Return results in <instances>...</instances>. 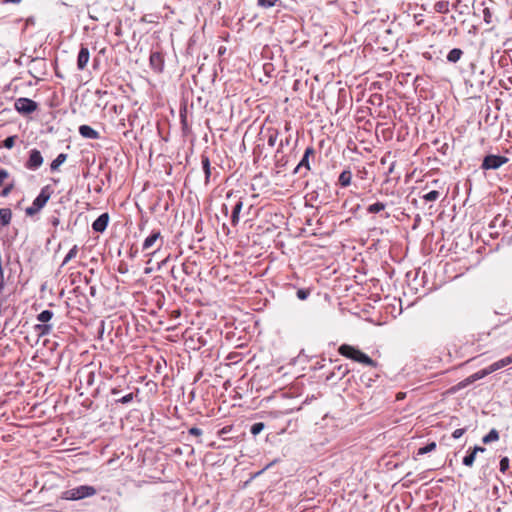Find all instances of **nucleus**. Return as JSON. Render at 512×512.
Returning a JSON list of instances; mask_svg holds the SVG:
<instances>
[{"mask_svg":"<svg viewBox=\"0 0 512 512\" xmlns=\"http://www.w3.org/2000/svg\"><path fill=\"white\" fill-rule=\"evenodd\" d=\"M485 448L481 446H475L464 458L463 464L465 466L471 467L475 461V457L477 452H484Z\"/></svg>","mask_w":512,"mask_h":512,"instance_id":"13","label":"nucleus"},{"mask_svg":"<svg viewBox=\"0 0 512 512\" xmlns=\"http://www.w3.org/2000/svg\"><path fill=\"white\" fill-rule=\"evenodd\" d=\"M53 317V312L50 310H43L41 313L38 314L37 320L41 323H47L49 322Z\"/></svg>","mask_w":512,"mask_h":512,"instance_id":"27","label":"nucleus"},{"mask_svg":"<svg viewBox=\"0 0 512 512\" xmlns=\"http://www.w3.org/2000/svg\"><path fill=\"white\" fill-rule=\"evenodd\" d=\"M232 429L233 425H227L218 431V436L222 438L224 441L232 440V437H227V435L232 431Z\"/></svg>","mask_w":512,"mask_h":512,"instance_id":"29","label":"nucleus"},{"mask_svg":"<svg viewBox=\"0 0 512 512\" xmlns=\"http://www.w3.org/2000/svg\"><path fill=\"white\" fill-rule=\"evenodd\" d=\"M15 109L24 115H28L37 110L38 105L35 101L29 98H18L14 103Z\"/></svg>","mask_w":512,"mask_h":512,"instance_id":"8","label":"nucleus"},{"mask_svg":"<svg viewBox=\"0 0 512 512\" xmlns=\"http://www.w3.org/2000/svg\"><path fill=\"white\" fill-rule=\"evenodd\" d=\"M189 434L194 435V436H201L202 430L197 427H192L189 429Z\"/></svg>","mask_w":512,"mask_h":512,"instance_id":"44","label":"nucleus"},{"mask_svg":"<svg viewBox=\"0 0 512 512\" xmlns=\"http://www.w3.org/2000/svg\"><path fill=\"white\" fill-rule=\"evenodd\" d=\"M464 433H465V429L459 428V429L454 430V432L452 433V437L455 439H458V438L462 437V435Z\"/></svg>","mask_w":512,"mask_h":512,"instance_id":"42","label":"nucleus"},{"mask_svg":"<svg viewBox=\"0 0 512 512\" xmlns=\"http://www.w3.org/2000/svg\"><path fill=\"white\" fill-rule=\"evenodd\" d=\"M265 428V425L264 423L262 422H258V423H255L251 426V433L253 435H258L260 432H262V430Z\"/></svg>","mask_w":512,"mask_h":512,"instance_id":"33","label":"nucleus"},{"mask_svg":"<svg viewBox=\"0 0 512 512\" xmlns=\"http://www.w3.org/2000/svg\"><path fill=\"white\" fill-rule=\"evenodd\" d=\"M201 164H202V168H203V171L205 174V181H206V183H208L209 178L211 176L210 160H209L208 156H205V155L202 156Z\"/></svg>","mask_w":512,"mask_h":512,"instance_id":"20","label":"nucleus"},{"mask_svg":"<svg viewBox=\"0 0 512 512\" xmlns=\"http://www.w3.org/2000/svg\"><path fill=\"white\" fill-rule=\"evenodd\" d=\"M338 353L354 362L368 366L370 368L369 372L372 375L368 378V382H374L379 379L380 369L378 363L362 352L358 347L349 344H342L338 348Z\"/></svg>","mask_w":512,"mask_h":512,"instance_id":"1","label":"nucleus"},{"mask_svg":"<svg viewBox=\"0 0 512 512\" xmlns=\"http://www.w3.org/2000/svg\"><path fill=\"white\" fill-rule=\"evenodd\" d=\"M112 394L117 395V394H118V391H117L116 389H113V390H112Z\"/></svg>","mask_w":512,"mask_h":512,"instance_id":"57","label":"nucleus"},{"mask_svg":"<svg viewBox=\"0 0 512 512\" xmlns=\"http://www.w3.org/2000/svg\"><path fill=\"white\" fill-rule=\"evenodd\" d=\"M323 375L325 376V381L331 382V384H337L341 381H343V384H350L353 377L349 376L347 365H334L326 370Z\"/></svg>","mask_w":512,"mask_h":512,"instance_id":"3","label":"nucleus"},{"mask_svg":"<svg viewBox=\"0 0 512 512\" xmlns=\"http://www.w3.org/2000/svg\"><path fill=\"white\" fill-rule=\"evenodd\" d=\"M512 363V356H509V357H506L504 359H501L500 361L492 364L489 368L487 369H482L478 372H475L473 373L472 375H470L469 377H467L464 381L460 382L459 384H472L473 382L483 378L485 375L499 369V368H502L508 364Z\"/></svg>","mask_w":512,"mask_h":512,"instance_id":"6","label":"nucleus"},{"mask_svg":"<svg viewBox=\"0 0 512 512\" xmlns=\"http://www.w3.org/2000/svg\"><path fill=\"white\" fill-rule=\"evenodd\" d=\"M393 171V165L390 167L389 172Z\"/></svg>","mask_w":512,"mask_h":512,"instance_id":"58","label":"nucleus"},{"mask_svg":"<svg viewBox=\"0 0 512 512\" xmlns=\"http://www.w3.org/2000/svg\"><path fill=\"white\" fill-rule=\"evenodd\" d=\"M109 215L107 213L101 214L93 223L92 229L95 232H104L108 226Z\"/></svg>","mask_w":512,"mask_h":512,"instance_id":"11","label":"nucleus"},{"mask_svg":"<svg viewBox=\"0 0 512 512\" xmlns=\"http://www.w3.org/2000/svg\"><path fill=\"white\" fill-rule=\"evenodd\" d=\"M499 440V433L496 429L490 430V432L482 438L484 444H488Z\"/></svg>","mask_w":512,"mask_h":512,"instance_id":"24","label":"nucleus"},{"mask_svg":"<svg viewBox=\"0 0 512 512\" xmlns=\"http://www.w3.org/2000/svg\"><path fill=\"white\" fill-rule=\"evenodd\" d=\"M67 154L60 153L51 163L50 169L51 171H57L59 167L66 161Z\"/></svg>","mask_w":512,"mask_h":512,"instance_id":"21","label":"nucleus"},{"mask_svg":"<svg viewBox=\"0 0 512 512\" xmlns=\"http://www.w3.org/2000/svg\"><path fill=\"white\" fill-rule=\"evenodd\" d=\"M490 15L489 13V10L488 9H485L484 10V19L487 23H489V20H488V16Z\"/></svg>","mask_w":512,"mask_h":512,"instance_id":"48","label":"nucleus"},{"mask_svg":"<svg viewBox=\"0 0 512 512\" xmlns=\"http://www.w3.org/2000/svg\"><path fill=\"white\" fill-rule=\"evenodd\" d=\"M386 208V204L383 202H376L367 207V212L370 214H376L383 211Z\"/></svg>","mask_w":512,"mask_h":512,"instance_id":"25","label":"nucleus"},{"mask_svg":"<svg viewBox=\"0 0 512 512\" xmlns=\"http://www.w3.org/2000/svg\"><path fill=\"white\" fill-rule=\"evenodd\" d=\"M132 399H133V393L129 392L125 396H122L120 398H115V401L120 402L122 404H126V403L130 402Z\"/></svg>","mask_w":512,"mask_h":512,"instance_id":"37","label":"nucleus"},{"mask_svg":"<svg viewBox=\"0 0 512 512\" xmlns=\"http://www.w3.org/2000/svg\"><path fill=\"white\" fill-rule=\"evenodd\" d=\"M97 490L90 485H80L75 488L67 489L61 493V499L68 501H78L96 495Z\"/></svg>","mask_w":512,"mask_h":512,"instance_id":"2","label":"nucleus"},{"mask_svg":"<svg viewBox=\"0 0 512 512\" xmlns=\"http://www.w3.org/2000/svg\"><path fill=\"white\" fill-rule=\"evenodd\" d=\"M509 60L512 63V49L506 50L504 55L501 57V61Z\"/></svg>","mask_w":512,"mask_h":512,"instance_id":"43","label":"nucleus"},{"mask_svg":"<svg viewBox=\"0 0 512 512\" xmlns=\"http://www.w3.org/2000/svg\"><path fill=\"white\" fill-rule=\"evenodd\" d=\"M290 144V137H287L285 140H281L280 142V147L278 148V152L280 151V149L284 146V145H289Z\"/></svg>","mask_w":512,"mask_h":512,"instance_id":"46","label":"nucleus"},{"mask_svg":"<svg viewBox=\"0 0 512 512\" xmlns=\"http://www.w3.org/2000/svg\"><path fill=\"white\" fill-rule=\"evenodd\" d=\"M9 177V173L5 169H0V186L5 185V180Z\"/></svg>","mask_w":512,"mask_h":512,"instance_id":"40","label":"nucleus"},{"mask_svg":"<svg viewBox=\"0 0 512 512\" xmlns=\"http://www.w3.org/2000/svg\"><path fill=\"white\" fill-rule=\"evenodd\" d=\"M43 164V157L41 152L37 149H32L29 152V158L25 163V167L29 170H37Z\"/></svg>","mask_w":512,"mask_h":512,"instance_id":"9","label":"nucleus"},{"mask_svg":"<svg viewBox=\"0 0 512 512\" xmlns=\"http://www.w3.org/2000/svg\"><path fill=\"white\" fill-rule=\"evenodd\" d=\"M314 154H315V149L312 146L307 147L304 152V156H306L308 158Z\"/></svg>","mask_w":512,"mask_h":512,"instance_id":"45","label":"nucleus"},{"mask_svg":"<svg viewBox=\"0 0 512 512\" xmlns=\"http://www.w3.org/2000/svg\"><path fill=\"white\" fill-rule=\"evenodd\" d=\"M238 357H239L238 353H231V354H229L228 359H230V360H232L234 362H237L238 361Z\"/></svg>","mask_w":512,"mask_h":512,"instance_id":"47","label":"nucleus"},{"mask_svg":"<svg viewBox=\"0 0 512 512\" xmlns=\"http://www.w3.org/2000/svg\"><path fill=\"white\" fill-rule=\"evenodd\" d=\"M463 55V51L459 48H454L450 50V52L447 55V60L451 63L458 62Z\"/></svg>","mask_w":512,"mask_h":512,"instance_id":"22","label":"nucleus"},{"mask_svg":"<svg viewBox=\"0 0 512 512\" xmlns=\"http://www.w3.org/2000/svg\"><path fill=\"white\" fill-rule=\"evenodd\" d=\"M222 211L225 213V215H227V213H228L227 205H225V204L223 205Z\"/></svg>","mask_w":512,"mask_h":512,"instance_id":"52","label":"nucleus"},{"mask_svg":"<svg viewBox=\"0 0 512 512\" xmlns=\"http://www.w3.org/2000/svg\"><path fill=\"white\" fill-rule=\"evenodd\" d=\"M78 374H79L80 377L84 376L86 378V384L87 385L92 384V382H93V373L90 371L89 368L84 367V368L80 369ZM79 381H80V384H81L82 383V378H80Z\"/></svg>","mask_w":512,"mask_h":512,"instance_id":"23","label":"nucleus"},{"mask_svg":"<svg viewBox=\"0 0 512 512\" xmlns=\"http://www.w3.org/2000/svg\"><path fill=\"white\" fill-rule=\"evenodd\" d=\"M303 168L305 169L304 175H306L307 172H309L311 170L310 163H309V158L304 156V155H303L301 161L295 167L293 173L294 174L299 173Z\"/></svg>","mask_w":512,"mask_h":512,"instance_id":"17","label":"nucleus"},{"mask_svg":"<svg viewBox=\"0 0 512 512\" xmlns=\"http://www.w3.org/2000/svg\"><path fill=\"white\" fill-rule=\"evenodd\" d=\"M90 59V52L86 46H81L77 57V69L83 71Z\"/></svg>","mask_w":512,"mask_h":512,"instance_id":"10","label":"nucleus"},{"mask_svg":"<svg viewBox=\"0 0 512 512\" xmlns=\"http://www.w3.org/2000/svg\"><path fill=\"white\" fill-rule=\"evenodd\" d=\"M17 136H9L3 141V146L7 149H11L15 145Z\"/></svg>","mask_w":512,"mask_h":512,"instance_id":"35","label":"nucleus"},{"mask_svg":"<svg viewBox=\"0 0 512 512\" xmlns=\"http://www.w3.org/2000/svg\"><path fill=\"white\" fill-rule=\"evenodd\" d=\"M77 253H78V247L77 245H74L70 250L69 252L67 253V255L65 256L61 266H64L66 265L70 260H72L73 258H75L77 256Z\"/></svg>","mask_w":512,"mask_h":512,"instance_id":"28","label":"nucleus"},{"mask_svg":"<svg viewBox=\"0 0 512 512\" xmlns=\"http://www.w3.org/2000/svg\"><path fill=\"white\" fill-rule=\"evenodd\" d=\"M79 133L82 137L84 138H88V139H99L100 138V135L99 133L93 129L92 127L88 126V125H81L79 127Z\"/></svg>","mask_w":512,"mask_h":512,"instance_id":"12","label":"nucleus"},{"mask_svg":"<svg viewBox=\"0 0 512 512\" xmlns=\"http://www.w3.org/2000/svg\"><path fill=\"white\" fill-rule=\"evenodd\" d=\"M58 223H59V220H58L57 218H55V219L52 221V224H53L54 226L58 225Z\"/></svg>","mask_w":512,"mask_h":512,"instance_id":"53","label":"nucleus"},{"mask_svg":"<svg viewBox=\"0 0 512 512\" xmlns=\"http://www.w3.org/2000/svg\"><path fill=\"white\" fill-rule=\"evenodd\" d=\"M435 10L438 13H447L449 11V4L446 1H439L435 4Z\"/></svg>","mask_w":512,"mask_h":512,"instance_id":"32","label":"nucleus"},{"mask_svg":"<svg viewBox=\"0 0 512 512\" xmlns=\"http://www.w3.org/2000/svg\"><path fill=\"white\" fill-rule=\"evenodd\" d=\"M352 173L350 170H343L338 178V183L341 187H347L351 184Z\"/></svg>","mask_w":512,"mask_h":512,"instance_id":"16","label":"nucleus"},{"mask_svg":"<svg viewBox=\"0 0 512 512\" xmlns=\"http://www.w3.org/2000/svg\"><path fill=\"white\" fill-rule=\"evenodd\" d=\"M232 195H233V193H232V192H228V193H227V195H226V197H227V198H230Z\"/></svg>","mask_w":512,"mask_h":512,"instance_id":"56","label":"nucleus"},{"mask_svg":"<svg viewBox=\"0 0 512 512\" xmlns=\"http://www.w3.org/2000/svg\"><path fill=\"white\" fill-rule=\"evenodd\" d=\"M12 212L9 208L0 209V223L7 226L11 222Z\"/></svg>","mask_w":512,"mask_h":512,"instance_id":"19","label":"nucleus"},{"mask_svg":"<svg viewBox=\"0 0 512 512\" xmlns=\"http://www.w3.org/2000/svg\"><path fill=\"white\" fill-rule=\"evenodd\" d=\"M289 129H290V123L287 122L285 125V130L288 131Z\"/></svg>","mask_w":512,"mask_h":512,"instance_id":"55","label":"nucleus"},{"mask_svg":"<svg viewBox=\"0 0 512 512\" xmlns=\"http://www.w3.org/2000/svg\"><path fill=\"white\" fill-rule=\"evenodd\" d=\"M310 294V291L307 290V289H299L297 291V297L300 299V300H305L308 298Z\"/></svg>","mask_w":512,"mask_h":512,"instance_id":"39","label":"nucleus"},{"mask_svg":"<svg viewBox=\"0 0 512 512\" xmlns=\"http://www.w3.org/2000/svg\"><path fill=\"white\" fill-rule=\"evenodd\" d=\"M53 193L52 188L49 185L44 186L39 195L34 199L32 205L25 209V214L27 216H34L39 213L44 206L47 204Z\"/></svg>","mask_w":512,"mask_h":512,"instance_id":"4","label":"nucleus"},{"mask_svg":"<svg viewBox=\"0 0 512 512\" xmlns=\"http://www.w3.org/2000/svg\"><path fill=\"white\" fill-rule=\"evenodd\" d=\"M193 264L192 263H183L182 264V270L186 275H191L193 273L192 271Z\"/></svg>","mask_w":512,"mask_h":512,"instance_id":"41","label":"nucleus"},{"mask_svg":"<svg viewBox=\"0 0 512 512\" xmlns=\"http://www.w3.org/2000/svg\"><path fill=\"white\" fill-rule=\"evenodd\" d=\"M20 1L21 0H3V2H5V3H9L10 2V3H15V4L19 3Z\"/></svg>","mask_w":512,"mask_h":512,"instance_id":"50","label":"nucleus"},{"mask_svg":"<svg viewBox=\"0 0 512 512\" xmlns=\"http://www.w3.org/2000/svg\"><path fill=\"white\" fill-rule=\"evenodd\" d=\"M13 188H14L13 182L9 183L7 185H4L3 190L1 191V196H3V197L8 196L11 193V191L13 190Z\"/></svg>","mask_w":512,"mask_h":512,"instance_id":"38","label":"nucleus"},{"mask_svg":"<svg viewBox=\"0 0 512 512\" xmlns=\"http://www.w3.org/2000/svg\"><path fill=\"white\" fill-rule=\"evenodd\" d=\"M509 159L505 156L501 155H487L484 157L481 169L483 170H496L500 168L502 165L506 164Z\"/></svg>","mask_w":512,"mask_h":512,"instance_id":"7","label":"nucleus"},{"mask_svg":"<svg viewBox=\"0 0 512 512\" xmlns=\"http://www.w3.org/2000/svg\"><path fill=\"white\" fill-rule=\"evenodd\" d=\"M500 471L502 473H506L507 470L509 469V466H510V460L508 457H503L501 460H500Z\"/></svg>","mask_w":512,"mask_h":512,"instance_id":"34","label":"nucleus"},{"mask_svg":"<svg viewBox=\"0 0 512 512\" xmlns=\"http://www.w3.org/2000/svg\"><path fill=\"white\" fill-rule=\"evenodd\" d=\"M278 0H257V4L263 8H270L275 5Z\"/></svg>","mask_w":512,"mask_h":512,"instance_id":"36","label":"nucleus"},{"mask_svg":"<svg viewBox=\"0 0 512 512\" xmlns=\"http://www.w3.org/2000/svg\"><path fill=\"white\" fill-rule=\"evenodd\" d=\"M436 447V442H430L426 446L419 448L417 451V455H424L429 452H432L436 449Z\"/></svg>","mask_w":512,"mask_h":512,"instance_id":"30","label":"nucleus"},{"mask_svg":"<svg viewBox=\"0 0 512 512\" xmlns=\"http://www.w3.org/2000/svg\"><path fill=\"white\" fill-rule=\"evenodd\" d=\"M35 329L39 333V335L44 336V335H48L51 332L52 326L47 323H42V324L36 325Z\"/></svg>","mask_w":512,"mask_h":512,"instance_id":"26","label":"nucleus"},{"mask_svg":"<svg viewBox=\"0 0 512 512\" xmlns=\"http://www.w3.org/2000/svg\"><path fill=\"white\" fill-rule=\"evenodd\" d=\"M90 293H91V295H92V296H94V295H95V288H94V287H91V289H90Z\"/></svg>","mask_w":512,"mask_h":512,"instance_id":"54","label":"nucleus"},{"mask_svg":"<svg viewBox=\"0 0 512 512\" xmlns=\"http://www.w3.org/2000/svg\"><path fill=\"white\" fill-rule=\"evenodd\" d=\"M266 134H267V142H268V145L270 147H274L276 142H277V139H278V135H279V132L277 129L275 128H268L266 130Z\"/></svg>","mask_w":512,"mask_h":512,"instance_id":"18","label":"nucleus"},{"mask_svg":"<svg viewBox=\"0 0 512 512\" xmlns=\"http://www.w3.org/2000/svg\"><path fill=\"white\" fill-rule=\"evenodd\" d=\"M440 197V192L437 190H432L422 196V198L426 202H433L436 201Z\"/></svg>","mask_w":512,"mask_h":512,"instance_id":"31","label":"nucleus"},{"mask_svg":"<svg viewBox=\"0 0 512 512\" xmlns=\"http://www.w3.org/2000/svg\"><path fill=\"white\" fill-rule=\"evenodd\" d=\"M242 208H243V202L241 199H238L232 209V215H231V224L234 227L237 226L239 223L240 212H241Z\"/></svg>","mask_w":512,"mask_h":512,"instance_id":"14","label":"nucleus"},{"mask_svg":"<svg viewBox=\"0 0 512 512\" xmlns=\"http://www.w3.org/2000/svg\"><path fill=\"white\" fill-rule=\"evenodd\" d=\"M290 390H294L293 393H296V391L298 390L299 386H295V385H292V386H289Z\"/></svg>","mask_w":512,"mask_h":512,"instance_id":"51","label":"nucleus"},{"mask_svg":"<svg viewBox=\"0 0 512 512\" xmlns=\"http://www.w3.org/2000/svg\"><path fill=\"white\" fill-rule=\"evenodd\" d=\"M404 397H405V394H404V393H402V392H400V393H398V394L396 395V400H402V399H404Z\"/></svg>","mask_w":512,"mask_h":512,"instance_id":"49","label":"nucleus"},{"mask_svg":"<svg viewBox=\"0 0 512 512\" xmlns=\"http://www.w3.org/2000/svg\"><path fill=\"white\" fill-rule=\"evenodd\" d=\"M164 240L160 230H153L142 244V252L147 255H154L163 245Z\"/></svg>","mask_w":512,"mask_h":512,"instance_id":"5","label":"nucleus"},{"mask_svg":"<svg viewBox=\"0 0 512 512\" xmlns=\"http://www.w3.org/2000/svg\"><path fill=\"white\" fill-rule=\"evenodd\" d=\"M150 65L156 69L161 71L163 67V56L160 52H153L150 55Z\"/></svg>","mask_w":512,"mask_h":512,"instance_id":"15","label":"nucleus"}]
</instances>
